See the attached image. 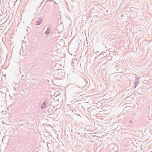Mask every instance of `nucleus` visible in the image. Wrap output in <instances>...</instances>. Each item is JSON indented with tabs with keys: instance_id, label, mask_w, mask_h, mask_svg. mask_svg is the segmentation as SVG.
Instances as JSON below:
<instances>
[{
	"instance_id": "7ed1b4c3",
	"label": "nucleus",
	"mask_w": 152,
	"mask_h": 152,
	"mask_svg": "<svg viewBox=\"0 0 152 152\" xmlns=\"http://www.w3.org/2000/svg\"><path fill=\"white\" fill-rule=\"evenodd\" d=\"M42 20V18H39L38 21L36 22V24L38 26L40 25L41 23Z\"/></svg>"
},
{
	"instance_id": "1a4fd4ad",
	"label": "nucleus",
	"mask_w": 152,
	"mask_h": 152,
	"mask_svg": "<svg viewBox=\"0 0 152 152\" xmlns=\"http://www.w3.org/2000/svg\"><path fill=\"white\" fill-rule=\"evenodd\" d=\"M133 122V121L132 120H130L129 121V122L130 123H132Z\"/></svg>"
},
{
	"instance_id": "6e6552de",
	"label": "nucleus",
	"mask_w": 152,
	"mask_h": 152,
	"mask_svg": "<svg viewBox=\"0 0 152 152\" xmlns=\"http://www.w3.org/2000/svg\"><path fill=\"white\" fill-rule=\"evenodd\" d=\"M83 130V128H80L78 130V134L79 135L80 134H81L80 132Z\"/></svg>"
},
{
	"instance_id": "9b49d317",
	"label": "nucleus",
	"mask_w": 152,
	"mask_h": 152,
	"mask_svg": "<svg viewBox=\"0 0 152 152\" xmlns=\"http://www.w3.org/2000/svg\"><path fill=\"white\" fill-rule=\"evenodd\" d=\"M76 88H79L80 89V87H76Z\"/></svg>"
},
{
	"instance_id": "9d476101",
	"label": "nucleus",
	"mask_w": 152,
	"mask_h": 152,
	"mask_svg": "<svg viewBox=\"0 0 152 152\" xmlns=\"http://www.w3.org/2000/svg\"><path fill=\"white\" fill-rule=\"evenodd\" d=\"M93 134H91L90 135H90V136H92H92H95L94 135V133H93Z\"/></svg>"
},
{
	"instance_id": "ddd939ff",
	"label": "nucleus",
	"mask_w": 152,
	"mask_h": 152,
	"mask_svg": "<svg viewBox=\"0 0 152 152\" xmlns=\"http://www.w3.org/2000/svg\"><path fill=\"white\" fill-rule=\"evenodd\" d=\"M22 77H23V75H22Z\"/></svg>"
},
{
	"instance_id": "39448f33",
	"label": "nucleus",
	"mask_w": 152,
	"mask_h": 152,
	"mask_svg": "<svg viewBox=\"0 0 152 152\" xmlns=\"http://www.w3.org/2000/svg\"><path fill=\"white\" fill-rule=\"evenodd\" d=\"M89 131H88L85 134H84L83 135V136L84 137H86V135L88 136L89 137H90L89 135L91 134H93V133H89Z\"/></svg>"
},
{
	"instance_id": "f8f14e48",
	"label": "nucleus",
	"mask_w": 152,
	"mask_h": 152,
	"mask_svg": "<svg viewBox=\"0 0 152 152\" xmlns=\"http://www.w3.org/2000/svg\"><path fill=\"white\" fill-rule=\"evenodd\" d=\"M98 51H97V52H96L97 53H98Z\"/></svg>"
},
{
	"instance_id": "f257e3e1",
	"label": "nucleus",
	"mask_w": 152,
	"mask_h": 152,
	"mask_svg": "<svg viewBox=\"0 0 152 152\" xmlns=\"http://www.w3.org/2000/svg\"><path fill=\"white\" fill-rule=\"evenodd\" d=\"M135 78L136 79L134 83L135 87L134 88V89L135 88H136L137 86L138 85L140 82L139 79L138 78V77H135Z\"/></svg>"
},
{
	"instance_id": "20e7f679",
	"label": "nucleus",
	"mask_w": 152,
	"mask_h": 152,
	"mask_svg": "<svg viewBox=\"0 0 152 152\" xmlns=\"http://www.w3.org/2000/svg\"><path fill=\"white\" fill-rule=\"evenodd\" d=\"M46 102H43L41 105V108L42 109H44L46 107Z\"/></svg>"
},
{
	"instance_id": "423d86ee",
	"label": "nucleus",
	"mask_w": 152,
	"mask_h": 152,
	"mask_svg": "<svg viewBox=\"0 0 152 152\" xmlns=\"http://www.w3.org/2000/svg\"><path fill=\"white\" fill-rule=\"evenodd\" d=\"M35 11L36 12H35V11H33L32 12L31 14H33L32 16V17H34V18H35L37 16V15L36 14H37V10H35Z\"/></svg>"
},
{
	"instance_id": "f03ea898",
	"label": "nucleus",
	"mask_w": 152,
	"mask_h": 152,
	"mask_svg": "<svg viewBox=\"0 0 152 152\" xmlns=\"http://www.w3.org/2000/svg\"><path fill=\"white\" fill-rule=\"evenodd\" d=\"M51 26H48L47 29V30L45 32V34L48 36L50 34V32Z\"/></svg>"
},
{
	"instance_id": "0eeeda50",
	"label": "nucleus",
	"mask_w": 152,
	"mask_h": 152,
	"mask_svg": "<svg viewBox=\"0 0 152 152\" xmlns=\"http://www.w3.org/2000/svg\"><path fill=\"white\" fill-rule=\"evenodd\" d=\"M118 68L120 69L119 66L118 65L116 66V67H115V69H116L117 73H119L121 71L119 69H118Z\"/></svg>"
}]
</instances>
